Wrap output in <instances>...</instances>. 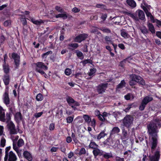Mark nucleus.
<instances>
[{
	"label": "nucleus",
	"mask_w": 161,
	"mask_h": 161,
	"mask_svg": "<svg viewBox=\"0 0 161 161\" xmlns=\"http://www.w3.org/2000/svg\"><path fill=\"white\" fill-rule=\"evenodd\" d=\"M3 67L4 72L6 73H8L9 71L8 66V65H4Z\"/></svg>",
	"instance_id": "nucleus-44"
},
{
	"label": "nucleus",
	"mask_w": 161,
	"mask_h": 161,
	"mask_svg": "<svg viewBox=\"0 0 161 161\" xmlns=\"http://www.w3.org/2000/svg\"><path fill=\"white\" fill-rule=\"evenodd\" d=\"M136 13L138 14L139 18L141 20H144L145 18L144 12L141 10H138L136 12Z\"/></svg>",
	"instance_id": "nucleus-11"
},
{
	"label": "nucleus",
	"mask_w": 161,
	"mask_h": 161,
	"mask_svg": "<svg viewBox=\"0 0 161 161\" xmlns=\"http://www.w3.org/2000/svg\"><path fill=\"white\" fill-rule=\"evenodd\" d=\"M94 155L96 156L98 155L100 153V150L97 149H94L93 151Z\"/></svg>",
	"instance_id": "nucleus-41"
},
{
	"label": "nucleus",
	"mask_w": 161,
	"mask_h": 161,
	"mask_svg": "<svg viewBox=\"0 0 161 161\" xmlns=\"http://www.w3.org/2000/svg\"><path fill=\"white\" fill-rule=\"evenodd\" d=\"M73 120V118L71 116L68 117L66 119L67 122L68 123H71L72 122Z\"/></svg>",
	"instance_id": "nucleus-46"
},
{
	"label": "nucleus",
	"mask_w": 161,
	"mask_h": 161,
	"mask_svg": "<svg viewBox=\"0 0 161 161\" xmlns=\"http://www.w3.org/2000/svg\"><path fill=\"white\" fill-rule=\"evenodd\" d=\"M54 128V125L53 123L51 124L49 126V129L51 130H53Z\"/></svg>",
	"instance_id": "nucleus-60"
},
{
	"label": "nucleus",
	"mask_w": 161,
	"mask_h": 161,
	"mask_svg": "<svg viewBox=\"0 0 161 161\" xmlns=\"http://www.w3.org/2000/svg\"><path fill=\"white\" fill-rule=\"evenodd\" d=\"M5 114L4 111L0 113V120L2 121H5Z\"/></svg>",
	"instance_id": "nucleus-30"
},
{
	"label": "nucleus",
	"mask_w": 161,
	"mask_h": 161,
	"mask_svg": "<svg viewBox=\"0 0 161 161\" xmlns=\"http://www.w3.org/2000/svg\"><path fill=\"white\" fill-rule=\"evenodd\" d=\"M142 8L145 12V10H147L149 12L150 10V9L151 8V7L150 6H147L146 7L143 6Z\"/></svg>",
	"instance_id": "nucleus-45"
},
{
	"label": "nucleus",
	"mask_w": 161,
	"mask_h": 161,
	"mask_svg": "<svg viewBox=\"0 0 161 161\" xmlns=\"http://www.w3.org/2000/svg\"><path fill=\"white\" fill-rule=\"evenodd\" d=\"M55 17L56 18H62L64 19H65L67 18V16L65 13H64L57 15H56Z\"/></svg>",
	"instance_id": "nucleus-24"
},
{
	"label": "nucleus",
	"mask_w": 161,
	"mask_h": 161,
	"mask_svg": "<svg viewBox=\"0 0 161 161\" xmlns=\"http://www.w3.org/2000/svg\"><path fill=\"white\" fill-rule=\"evenodd\" d=\"M125 82L124 80H122L120 83L117 85V90H119V89L125 87Z\"/></svg>",
	"instance_id": "nucleus-20"
},
{
	"label": "nucleus",
	"mask_w": 161,
	"mask_h": 161,
	"mask_svg": "<svg viewBox=\"0 0 161 161\" xmlns=\"http://www.w3.org/2000/svg\"><path fill=\"white\" fill-rule=\"evenodd\" d=\"M133 117L130 115L126 116L123 121L124 125L127 128H129L131 127L133 121Z\"/></svg>",
	"instance_id": "nucleus-4"
},
{
	"label": "nucleus",
	"mask_w": 161,
	"mask_h": 161,
	"mask_svg": "<svg viewBox=\"0 0 161 161\" xmlns=\"http://www.w3.org/2000/svg\"><path fill=\"white\" fill-rule=\"evenodd\" d=\"M3 80L5 85L8 84L9 81V76L8 75H5L3 78Z\"/></svg>",
	"instance_id": "nucleus-22"
},
{
	"label": "nucleus",
	"mask_w": 161,
	"mask_h": 161,
	"mask_svg": "<svg viewBox=\"0 0 161 161\" xmlns=\"http://www.w3.org/2000/svg\"><path fill=\"white\" fill-rule=\"evenodd\" d=\"M30 19L31 21L36 25H40L44 23L43 21L41 19L36 20L35 19L32 18H30Z\"/></svg>",
	"instance_id": "nucleus-16"
},
{
	"label": "nucleus",
	"mask_w": 161,
	"mask_h": 161,
	"mask_svg": "<svg viewBox=\"0 0 161 161\" xmlns=\"http://www.w3.org/2000/svg\"><path fill=\"white\" fill-rule=\"evenodd\" d=\"M159 153L157 151L154 156L150 157V161H158L159 158Z\"/></svg>",
	"instance_id": "nucleus-15"
},
{
	"label": "nucleus",
	"mask_w": 161,
	"mask_h": 161,
	"mask_svg": "<svg viewBox=\"0 0 161 161\" xmlns=\"http://www.w3.org/2000/svg\"><path fill=\"white\" fill-rule=\"evenodd\" d=\"M69 48H71V47L76 48L78 47V45L77 43H71L69 44Z\"/></svg>",
	"instance_id": "nucleus-37"
},
{
	"label": "nucleus",
	"mask_w": 161,
	"mask_h": 161,
	"mask_svg": "<svg viewBox=\"0 0 161 161\" xmlns=\"http://www.w3.org/2000/svg\"><path fill=\"white\" fill-rule=\"evenodd\" d=\"M131 80L130 81V85L132 86L135 85V82L139 83L140 84L144 85L145 82L144 80L141 77L137 76L135 75L132 74L130 75Z\"/></svg>",
	"instance_id": "nucleus-2"
},
{
	"label": "nucleus",
	"mask_w": 161,
	"mask_h": 161,
	"mask_svg": "<svg viewBox=\"0 0 161 161\" xmlns=\"http://www.w3.org/2000/svg\"><path fill=\"white\" fill-rule=\"evenodd\" d=\"M153 23H155L157 24V26H161V21L157 19H154L152 22Z\"/></svg>",
	"instance_id": "nucleus-42"
},
{
	"label": "nucleus",
	"mask_w": 161,
	"mask_h": 161,
	"mask_svg": "<svg viewBox=\"0 0 161 161\" xmlns=\"http://www.w3.org/2000/svg\"><path fill=\"white\" fill-rule=\"evenodd\" d=\"M52 52L51 51H49L46 53H44L42 55V57L43 58H46L47 56L49 55L50 53H52Z\"/></svg>",
	"instance_id": "nucleus-52"
},
{
	"label": "nucleus",
	"mask_w": 161,
	"mask_h": 161,
	"mask_svg": "<svg viewBox=\"0 0 161 161\" xmlns=\"http://www.w3.org/2000/svg\"><path fill=\"white\" fill-rule=\"evenodd\" d=\"M13 147L14 149L16 151L18 155L20 154L21 150H19L16 146L13 144Z\"/></svg>",
	"instance_id": "nucleus-39"
},
{
	"label": "nucleus",
	"mask_w": 161,
	"mask_h": 161,
	"mask_svg": "<svg viewBox=\"0 0 161 161\" xmlns=\"http://www.w3.org/2000/svg\"><path fill=\"white\" fill-rule=\"evenodd\" d=\"M43 97L41 93L38 94L36 97V99L37 101H41L43 99Z\"/></svg>",
	"instance_id": "nucleus-31"
},
{
	"label": "nucleus",
	"mask_w": 161,
	"mask_h": 161,
	"mask_svg": "<svg viewBox=\"0 0 161 161\" xmlns=\"http://www.w3.org/2000/svg\"><path fill=\"white\" fill-rule=\"evenodd\" d=\"M161 127V118L156 119L153 123L148 126V131L150 134V142L151 143L152 150L153 149L157 146L158 128Z\"/></svg>",
	"instance_id": "nucleus-1"
},
{
	"label": "nucleus",
	"mask_w": 161,
	"mask_h": 161,
	"mask_svg": "<svg viewBox=\"0 0 161 161\" xmlns=\"http://www.w3.org/2000/svg\"><path fill=\"white\" fill-rule=\"evenodd\" d=\"M119 131L120 129L118 127H114L111 131V134H112L117 133L119 132Z\"/></svg>",
	"instance_id": "nucleus-25"
},
{
	"label": "nucleus",
	"mask_w": 161,
	"mask_h": 161,
	"mask_svg": "<svg viewBox=\"0 0 161 161\" xmlns=\"http://www.w3.org/2000/svg\"><path fill=\"white\" fill-rule=\"evenodd\" d=\"M8 88H6L5 93L3 95V100L4 103L8 105L9 103V98L8 94Z\"/></svg>",
	"instance_id": "nucleus-7"
},
{
	"label": "nucleus",
	"mask_w": 161,
	"mask_h": 161,
	"mask_svg": "<svg viewBox=\"0 0 161 161\" xmlns=\"http://www.w3.org/2000/svg\"><path fill=\"white\" fill-rule=\"evenodd\" d=\"M131 96V95L130 94H129L125 96V98L126 100H128L130 99Z\"/></svg>",
	"instance_id": "nucleus-63"
},
{
	"label": "nucleus",
	"mask_w": 161,
	"mask_h": 161,
	"mask_svg": "<svg viewBox=\"0 0 161 161\" xmlns=\"http://www.w3.org/2000/svg\"><path fill=\"white\" fill-rule=\"evenodd\" d=\"M6 140L4 138H2L0 142V146L1 147H4L5 145Z\"/></svg>",
	"instance_id": "nucleus-33"
},
{
	"label": "nucleus",
	"mask_w": 161,
	"mask_h": 161,
	"mask_svg": "<svg viewBox=\"0 0 161 161\" xmlns=\"http://www.w3.org/2000/svg\"><path fill=\"white\" fill-rule=\"evenodd\" d=\"M36 71L41 74L43 75L45 78H47V75L42 69L47 70L48 69L47 67L44 65L43 63L41 62H38L36 64Z\"/></svg>",
	"instance_id": "nucleus-3"
},
{
	"label": "nucleus",
	"mask_w": 161,
	"mask_h": 161,
	"mask_svg": "<svg viewBox=\"0 0 161 161\" xmlns=\"http://www.w3.org/2000/svg\"><path fill=\"white\" fill-rule=\"evenodd\" d=\"M86 153V150L84 148H81L80 150L79 153V154L80 155H81L82 154H84Z\"/></svg>",
	"instance_id": "nucleus-47"
},
{
	"label": "nucleus",
	"mask_w": 161,
	"mask_h": 161,
	"mask_svg": "<svg viewBox=\"0 0 161 161\" xmlns=\"http://www.w3.org/2000/svg\"><path fill=\"white\" fill-rule=\"evenodd\" d=\"M67 102L70 104L73 103L74 102V100L72 98L70 97H68L67 98Z\"/></svg>",
	"instance_id": "nucleus-35"
},
{
	"label": "nucleus",
	"mask_w": 161,
	"mask_h": 161,
	"mask_svg": "<svg viewBox=\"0 0 161 161\" xmlns=\"http://www.w3.org/2000/svg\"><path fill=\"white\" fill-rule=\"evenodd\" d=\"M8 155L9 161H15L16 160V156L12 151H10Z\"/></svg>",
	"instance_id": "nucleus-14"
},
{
	"label": "nucleus",
	"mask_w": 161,
	"mask_h": 161,
	"mask_svg": "<svg viewBox=\"0 0 161 161\" xmlns=\"http://www.w3.org/2000/svg\"><path fill=\"white\" fill-rule=\"evenodd\" d=\"M118 46L119 48L122 49H125V47L124 45L122 43H119L118 44Z\"/></svg>",
	"instance_id": "nucleus-59"
},
{
	"label": "nucleus",
	"mask_w": 161,
	"mask_h": 161,
	"mask_svg": "<svg viewBox=\"0 0 161 161\" xmlns=\"http://www.w3.org/2000/svg\"><path fill=\"white\" fill-rule=\"evenodd\" d=\"M106 134L104 133V131H102L100 134L97 136V138L98 140H99L101 138L104 137L106 135Z\"/></svg>",
	"instance_id": "nucleus-26"
},
{
	"label": "nucleus",
	"mask_w": 161,
	"mask_h": 161,
	"mask_svg": "<svg viewBox=\"0 0 161 161\" xmlns=\"http://www.w3.org/2000/svg\"><path fill=\"white\" fill-rule=\"evenodd\" d=\"M75 53L77 56L80 59H83L84 58V56L82 53L79 50H76Z\"/></svg>",
	"instance_id": "nucleus-23"
},
{
	"label": "nucleus",
	"mask_w": 161,
	"mask_h": 161,
	"mask_svg": "<svg viewBox=\"0 0 161 161\" xmlns=\"http://www.w3.org/2000/svg\"><path fill=\"white\" fill-rule=\"evenodd\" d=\"M55 9L59 12H62L63 11L62 8L59 6H56L55 7Z\"/></svg>",
	"instance_id": "nucleus-54"
},
{
	"label": "nucleus",
	"mask_w": 161,
	"mask_h": 161,
	"mask_svg": "<svg viewBox=\"0 0 161 161\" xmlns=\"http://www.w3.org/2000/svg\"><path fill=\"white\" fill-rule=\"evenodd\" d=\"M145 13L147 16L149 18L152 22H153L154 19V17L150 12L148 11L147 10H145Z\"/></svg>",
	"instance_id": "nucleus-21"
},
{
	"label": "nucleus",
	"mask_w": 161,
	"mask_h": 161,
	"mask_svg": "<svg viewBox=\"0 0 161 161\" xmlns=\"http://www.w3.org/2000/svg\"><path fill=\"white\" fill-rule=\"evenodd\" d=\"M147 26L149 28V30L152 34H154L155 33V30L154 26L153 25L149 22L147 23Z\"/></svg>",
	"instance_id": "nucleus-19"
},
{
	"label": "nucleus",
	"mask_w": 161,
	"mask_h": 161,
	"mask_svg": "<svg viewBox=\"0 0 161 161\" xmlns=\"http://www.w3.org/2000/svg\"><path fill=\"white\" fill-rule=\"evenodd\" d=\"M140 30L141 32L144 34L147 33V29L145 27H143L141 28Z\"/></svg>",
	"instance_id": "nucleus-32"
},
{
	"label": "nucleus",
	"mask_w": 161,
	"mask_h": 161,
	"mask_svg": "<svg viewBox=\"0 0 161 161\" xmlns=\"http://www.w3.org/2000/svg\"><path fill=\"white\" fill-rule=\"evenodd\" d=\"M82 63L83 64L85 65V64H86L87 63H90V64H91L92 61H91V60H90V59H86V60H84L82 62Z\"/></svg>",
	"instance_id": "nucleus-51"
},
{
	"label": "nucleus",
	"mask_w": 161,
	"mask_h": 161,
	"mask_svg": "<svg viewBox=\"0 0 161 161\" xmlns=\"http://www.w3.org/2000/svg\"><path fill=\"white\" fill-rule=\"evenodd\" d=\"M103 156L106 159H108L112 157V154L111 153H106L103 154Z\"/></svg>",
	"instance_id": "nucleus-29"
},
{
	"label": "nucleus",
	"mask_w": 161,
	"mask_h": 161,
	"mask_svg": "<svg viewBox=\"0 0 161 161\" xmlns=\"http://www.w3.org/2000/svg\"><path fill=\"white\" fill-rule=\"evenodd\" d=\"M8 126L10 134H15L17 133V131L15 128V125L11 121L9 122Z\"/></svg>",
	"instance_id": "nucleus-6"
},
{
	"label": "nucleus",
	"mask_w": 161,
	"mask_h": 161,
	"mask_svg": "<svg viewBox=\"0 0 161 161\" xmlns=\"http://www.w3.org/2000/svg\"><path fill=\"white\" fill-rule=\"evenodd\" d=\"M130 16L132 18V19H133L134 20L136 21L138 20V18L134 14H131L130 15Z\"/></svg>",
	"instance_id": "nucleus-48"
},
{
	"label": "nucleus",
	"mask_w": 161,
	"mask_h": 161,
	"mask_svg": "<svg viewBox=\"0 0 161 161\" xmlns=\"http://www.w3.org/2000/svg\"><path fill=\"white\" fill-rule=\"evenodd\" d=\"M11 24V21L10 20H6L4 22V25L5 26H8L10 25Z\"/></svg>",
	"instance_id": "nucleus-50"
},
{
	"label": "nucleus",
	"mask_w": 161,
	"mask_h": 161,
	"mask_svg": "<svg viewBox=\"0 0 161 161\" xmlns=\"http://www.w3.org/2000/svg\"><path fill=\"white\" fill-rule=\"evenodd\" d=\"M87 35L85 34H80L76 36L75 39L76 42H80L84 40L87 36Z\"/></svg>",
	"instance_id": "nucleus-9"
},
{
	"label": "nucleus",
	"mask_w": 161,
	"mask_h": 161,
	"mask_svg": "<svg viewBox=\"0 0 161 161\" xmlns=\"http://www.w3.org/2000/svg\"><path fill=\"white\" fill-rule=\"evenodd\" d=\"M10 147H7L6 148V151H5V156L4 158V161H7L8 157V152L10 149Z\"/></svg>",
	"instance_id": "nucleus-27"
},
{
	"label": "nucleus",
	"mask_w": 161,
	"mask_h": 161,
	"mask_svg": "<svg viewBox=\"0 0 161 161\" xmlns=\"http://www.w3.org/2000/svg\"><path fill=\"white\" fill-rule=\"evenodd\" d=\"M71 70L69 68H67L65 70V74L66 75H69L71 73Z\"/></svg>",
	"instance_id": "nucleus-38"
},
{
	"label": "nucleus",
	"mask_w": 161,
	"mask_h": 161,
	"mask_svg": "<svg viewBox=\"0 0 161 161\" xmlns=\"http://www.w3.org/2000/svg\"><path fill=\"white\" fill-rule=\"evenodd\" d=\"M24 144V141L22 139H19L18 142V145L19 147L22 146Z\"/></svg>",
	"instance_id": "nucleus-36"
},
{
	"label": "nucleus",
	"mask_w": 161,
	"mask_h": 161,
	"mask_svg": "<svg viewBox=\"0 0 161 161\" xmlns=\"http://www.w3.org/2000/svg\"><path fill=\"white\" fill-rule=\"evenodd\" d=\"M14 119L17 122H20L22 119L21 114L19 112L16 113L14 115Z\"/></svg>",
	"instance_id": "nucleus-17"
},
{
	"label": "nucleus",
	"mask_w": 161,
	"mask_h": 161,
	"mask_svg": "<svg viewBox=\"0 0 161 161\" xmlns=\"http://www.w3.org/2000/svg\"><path fill=\"white\" fill-rule=\"evenodd\" d=\"M80 11V9L76 7H75L72 9V11L74 13H77Z\"/></svg>",
	"instance_id": "nucleus-57"
},
{
	"label": "nucleus",
	"mask_w": 161,
	"mask_h": 161,
	"mask_svg": "<svg viewBox=\"0 0 161 161\" xmlns=\"http://www.w3.org/2000/svg\"><path fill=\"white\" fill-rule=\"evenodd\" d=\"M153 99V98L151 97L147 96L145 97L143 99L141 104L140 106V109L141 110H143L146 105L148 103L152 101Z\"/></svg>",
	"instance_id": "nucleus-5"
},
{
	"label": "nucleus",
	"mask_w": 161,
	"mask_h": 161,
	"mask_svg": "<svg viewBox=\"0 0 161 161\" xmlns=\"http://www.w3.org/2000/svg\"><path fill=\"white\" fill-rule=\"evenodd\" d=\"M96 7L97 8H104V6L103 4H97L96 5Z\"/></svg>",
	"instance_id": "nucleus-62"
},
{
	"label": "nucleus",
	"mask_w": 161,
	"mask_h": 161,
	"mask_svg": "<svg viewBox=\"0 0 161 161\" xmlns=\"http://www.w3.org/2000/svg\"><path fill=\"white\" fill-rule=\"evenodd\" d=\"M105 39L106 41V42H105L107 44H108L109 43L111 42V39L109 37L106 36L105 37Z\"/></svg>",
	"instance_id": "nucleus-40"
},
{
	"label": "nucleus",
	"mask_w": 161,
	"mask_h": 161,
	"mask_svg": "<svg viewBox=\"0 0 161 161\" xmlns=\"http://www.w3.org/2000/svg\"><path fill=\"white\" fill-rule=\"evenodd\" d=\"M42 112L36 113L35 114V116L36 118L39 117L42 115Z\"/></svg>",
	"instance_id": "nucleus-55"
},
{
	"label": "nucleus",
	"mask_w": 161,
	"mask_h": 161,
	"mask_svg": "<svg viewBox=\"0 0 161 161\" xmlns=\"http://www.w3.org/2000/svg\"><path fill=\"white\" fill-rule=\"evenodd\" d=\"M97 145L94 142H91L89 145L90 147L92 148H95L97 147Z\"/></svg>",
	"instance_id": "nucleus-43"
},
{
	"label": "nucleus",
	"mask_w": 161,
	"mask_h": 161,
	"mask_svg": "<svg viewBox=\"0 0 161 161\" xmlns=\"http://www.w3.org/2000/svg\"><path fill=\"white\" fill-rule=\"evenodd\" d=\"M107 87V84H103L97 87V92L99 93H101L105 92Z\"/></svg>",
	"instance_id": "nucleus-8"
},
{
	"label": "nucleus",
	"mask_w": 161,
	"mask_h": 161,
	"mask_svg": "<svg viewBox=\"0 0 161 161\" xmlns=\"http://www.w3.org/2000/svg\"><path fill=\"white\" fill-rule=\"evenodd\" d=\"M74 155V153L72 152H70L68 154V157L69 158H71L73 157Z\"/></svg>",
	"instance_id": "nucleus-58"
},
{
	"label": "nucleus",
	"mask_w": 161,
	"mask_h": 161,
	"mask_svg": "<svg viewBox=\"0 0 161 161\" xmlns=\"http://www.w3.org/2000/svg\"><path fill=\"white\" fill-rule=\"evenodd\" d=\"M12 57L14 60V62L16 66H18L19 64V56L17 54H12Z\"/></svg>",
	"instance_id": "nucleus-10"
},
{
	"label": "nucleus",
	"mask_w": 161,
	"mask_h": 161,
	"mask_svg": "<svg viewBox=\"0 0 161 161\" xmlns=\"http://www.w3.org/2000/svg\"><path fill=\"white\" fill-rule=\"evenodd\" d=\"M126 3L129 6L132 8H135L136 6V3L133 0H126Z\"/></svg>",
	"instance_id": "nucleus-18"
},
{
	"label": "nucleus",
	"mask_w": 161,
	"mask_h": 161,
	"mask_svg": "<svg viewBox=\"0 0 161 161\" xmlns=\"http://www.w3.org/2000/svg\"><path fill=\"white\" fill-rule=\"evenodd\" d=\"M73 104H74V105H72L71 107L72 108H74V110L75 109V106H78L80 105V104L78 103L75 102V101Z\"/></svg>",
	"instance_id": "nucleus-56"
},
{
	"label": "nucleus",
	"mask_w": 161,
	"mask_h": 161,
	"mask_svg": "<svg viewBox=\"0 0 161 161\" xmlns=\"http://www.w3.org/2000/svg\"><path fill=\"white\" fill-rule=\"evenodd\" d=\"M96 71V69L95 68L91 69H90V71L88 74L89 76H91L94 74Z\"/></svg>",
	"instance_id": "nucleus-34"
},
{
	"label": "nucleus",
	"mask_w": 161,
	"mask_h": 161,
	"mask_svg": "<svg viewBox=\"0 0 161 161\" xmlns=\"http://www.w3.org/2000/svg\"><path fill=\"white\" fill-rule=\"evenodd\" d=\"M23 155L25 158L29 161H31L32 159V157L31 154L28 152L25 151L24 152Z\"/></svg>",
	"instance_id": "nucleus-13"
},
{
	"label": "nucleus",
	"mask_w": 161,
	"mask_h": 161,
	"mask_svg": "<svg viewBox=\"0 0 161 161\" xmlns=\"http://www.w3.org/2000/svg\"><path fill=\"white\" fill-rule=\"evenodd\" d=\"M102 31L104 32L107 33H109L110 32V31L107 28H103Z\"/></svg>",
	"instance_id": "nucleus-61"
},
{
	"label": "nucleus",
	"mask_w": 161,
	"mask_h": 161,
	"mask_svg": "<svg viewBox=\"0 0 161 161\" xmlns=\"http://www.w3.org/2000/svg\"><path fill=\"white\" fill-rule=\"evenodd\" d=\"M122 134L124 136V138L123 139H125L126 138L127 135V131L125 130H123L122 131Z\"/></svg>",
	"instance_id": "nucleus-49"
},
{
	"label": "nucleus",
	"mask_w": 161,
	"mask_h": 161,
	"mask_svg": "<svg viewBox=\"0 0 161 161\" xmlns=\"http://www.w3.org/2000/svg\"><path fill=\"white\" fill-rule=\"evenodd\" d=\"M110 115L109 113L104 112L101 115L99 116V119L101 121H104L106 119V117H109Z\"/></svg>",
	"instance_id": "nucleus-12"
},
{
	"label": "nucleus",
	"mask_w": 161,
	"mask_h": 161,
	"mask_svg": "<svg viewBox=\"0 0 161 161\" xmlns=\"http://www.w3.org/2000/svg\"><path fill=\"white\" fill-rule=\"evenodd\" d=\"M83 118L85 121L87 123H89L91 121V119L90 117L88 115H84L83 116Z\"/></svg>",
	"instance_id": "nucleus-28"
},
{
	"label": "nucleus",
	"mask_w": 161,
	"mask_h": 161,
	"mask_svg": "<svg viewBox=\"0 0 161 161\" xmlns=\"http://www.w3.org/2000/svg\"><path fill=\"white\" fill-rule=\"evenodd\" d=\"M107 17V15L106 14H102V15L101 17V18L102 19L103 21H104Z\"/></svg>",
	"instance_id": "nucleus-53"
},
{
	"label": "nucleus",
	"mask_w": 161,
	"mask_h": 161,
	"mask_svg": "<svg viewBox=\"0 0 161 161\" xmlns=\"http://www.w3.org/2000/svg\"><path fill=\"white\" fill-rule=\"evenodd\" d=\"M121 35L124 38H125L127 36V33L125 32V31H122L121 33Z\"/></svg>",
	"instance_id": "nucleus-64"
}]
</instances>
